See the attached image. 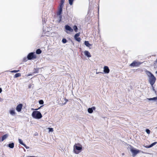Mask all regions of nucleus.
Returning a JSON list of instances; mask_svg holds the SVG:
<instances>
[{"label":"nucleus","instance_id":"1","mask_svg":"<svg viewBox=\"0 0 157 157\" xmlns=\"http://www.w3.org/2000/svg\"><path fill=\"white\" fill-rule=\"evenodd\" d=\"M145 72L147 76L148 82L152 86L156 80V78L154 75L149 71L146 70L145 71Z\"/></svg>","mask_w":157,"mask_h":157},{"label":"nucleus","instance_id":"2","mask_svg":"<svg viewBox=\"0 0 157 157\" xmlns=\"http://www.w3.org/2000/svg\"><path fill=\"white\" fill-rule=\"evenodd\" d=\"M82 149V146L80 144H75L73 147V151L76 154H78L81 152Z\"/></svg>","mask_w":157,"mask_h":157},{"label":"nucleus","instance_id":"3","mask_svg":"<svg viewBox=\"0 0 157 157\" xmlns=\"http://www.w3.org/2000/svg\"><path fill=\"white\" fill-rule=\"evenodd\" d=\"M32 117L36 119H40L41 118L42 116L40 112L37 111H34L32 114Z\"/></svg>","mask_w":157,"mask_h":157},{"label":"nucleus","instance_id":"4","mask_svg":"<svg viewBox=\"0 0 157 157\" xmlns=\"http://www.w3.org/2000/svg\"><path fill=\"white\" fill-rule=\"evenodd\" d=\"M130 151L132 154V156H134L137 154L139 153L140 151L137 149L133 147H131L130 148Z\"/></svg>","mask_w":157,"mask_h":157},{"label":"nucleus","instance_id":"5","mask_svg":"<svg viewBox=\"0 0 157 157\" xmlns=\"http://www.w3.org/2000/svg\"><path fill=\"white\" fill-rule=\"evenodd\" d=\"M141 63L134 61L132 63H131L130 65V66L133 67L138 66L140 65Z\"/></svg>","mask_w":157,"mask_h":157},{"label":"nucleus","instance_id":"6","mask_svg":"<svg viewBox=\"0 0 157 157\" xmlns=\"http://www.w3.org/2000/svg\"><path fill=\"white\" fill-rule=\"evenodd\" d=\"M9 112L11 115L13 116H15L16 114L15 109L13 108L10 109Z\"/></svg>","mask_w":157,"mask_h":157},{"label":"nucleus","instance_id":"7","mask_svg":"<svg viewBox=\"0 0 157 157\" xmlns=\"http://www.w3.org/2000/svg\"><path fill=\"white\" fill-rule=\"evenodd\" d=\"M104 72L106 74H108L109 73L110 70L108 66H105L103 67Z\"/></svg>","mask_w":157,"mask_h":157},{"label":"nucleus","instance_id":"8","mask_svg":"<svg viewBox=\"0 0 157 157\" xmlns=\"http://www.w3.org/2000/svg\"><path fill=\"white\" fill-rule=\"evenodd\" d=\"M22 107V105L21 104H20L18 105L16 108L17 111L18 112H20L21 111Z\"/></svg>","mask_w":157,"mask_h":157},{"label":"nucleus","instance_id":"9","mask_svg":"<svg viewBox=\"0 0 157 157\" xmlns=\"http://www.w3.org/2000/svg\"><path fill=\"white\" fill-rule=\"evenodd\" d=\"M65 29L67 31H69L70 32H72L73 31V29H72L70 26L67 25L65 26Z\"/></svg>","mask_w":157,"mask_h":157},{"label":"nucleus","instance_id":"10","mask_svg":"<svg viewBox=\"0 0 157 157\" xmlns=\"http://www.w3.org/2000/svg\"><path fill=\"white\" fill-rule=\"evenodd\" d=\"M8 136V134H6L4 135L2 137V139L0 138V142L1 141H3L4 140L6 139Z\"/></svg>","mask_w":157,"mask_h":157},{"label":"nucleus","instance_id":"11","mask_svg":"<svg viewBox=\"0 0 157 157\" xmlns=\"http://www.w3.org/2000/svg\"><path fill=\"white\" fill-rule=\"evenodd\" d=\"M28 58L29 59H31L34 58V55L33 53H30L28 56Z\"/></svg>","mask_w":157,"mask_h":157},{"label":"nucleus","instance_id":"12","mask_svg":"<svg viewBox=\"0 0 157 157\" xmlns=\"http://www.w3.org/2000/svg\"><path fill=\"white\" fill-rule=\"evenodd\" d=\"M84 54L85 55L88 57H90L91 56L90 53L87 51H85L84 52Z\"/></svg>","mask_w":157,"mask_h":157},{"label":"nucleus","instance_id":"13","mask_svg":"<svg viewBox=\"0 0 157 157\" xmlns=\"http://www.w3.org/2000/svg\"><path fill=\"white\" fill-rule=\"evenodd\" d=\"M18 141H19V143L23 145L24 146H25V147H26L27 148V147H26V145L25 144H24L23 143V141H22V140L21 139H18Z\"/></svg>","mask_w":157,"mask_h":157},{"label":"nucleus","instance_id":"14","mask_svg":"<svg viewBox=\"0 0 157 157\" xmlns=\"http://www.w3.org/2000/svg\"><path fill=\"white\" fill-rule=\"evenodd\" d=\"M85 45L88 47H90L91 46V44H90L88 41H85L84 42Z\"/></svg>","mask_w":157,"mask_h":157},{"label":"nucleus","instance_id":"15","mask_svg":"<svg viewBox=\"0 0 157 157\" xmlns=\"http://www.w3.org/2000/svg\"><path fill=\"white\" fill-rule=\"evenodd\" d=\"M147 99L149 101H156L157 100V97H154L152 98H148Z\"/></svg>","mask_w":157,"mask_h":157},{"label":"nucleus","instance_id":"16","mask_svg":"<svg viewBox=\"0 0 157 157\" xmlns=\"http://www.w3.org/2000/svg\"><path fill=\"white\" fill-rule=\"evenodd\" d=\"M62 7H61V6H60V7L59 9V11L58 13V15H61L62 13Z\"/></svg>","mask_w":157,"mask_h":157},{"label":"nucleus","instance_id":"17","mask_svg":"<svg viewBox=\"0 0 157 157\" xmlns=\"http://www.w3.org/2000/svg\"><path fill=\"white\" fill-rule=\"evenodd\" d=\"M9 147L10 148H13L14 147V143H12L11 144H9L8 145Z\"/></svg>","mask_w":157,"mask_h":157},{"label":"nucleus","instance_id":"18","mask_svg":"<svg viewBox=\"0 0 157 157\" xmlns=\"http://www.w3.org/2000/svg\"><path fill=\"white\" fill-rule=\"evenodd\" d=\"M88 112L90 113H91L93 112V109L92 108H89L88 109Z\"/></svg>","mask_w":157,"mask_h":157},{"label":"nucleus","instance_id":"19","mask_svg":"<svg viewBox=\"0 0 157 157\" xmlns=\"http://www.w3.org/2000/svg\"><path fill=\"white\" fill-rule=\"evenodd\" d=\"M156 143H157V142H154V143H152L151 145H150L148 147H147V148L151 147H152V146H154V145H155Z\"/></svg>","mask_w":157,"mask_h":157},{"label":"nucleus","instance_id":"20","mask_svg":"<svg viewBox=\"0 0 157 157\" xmlns=\"http://www.w3.org/2000/svg\"><path fill=\"white\" fill-rule=\"evenodd\" d=\"M73 29L74 30L75 32H77V29H78V28L77 26L76 25H75L73 27Z\"/></svg>","mask_w":157,"mask_h":157},{"label":"nucleus","instance_id":"21","mask_svg":"<svg viewBox=\"0 0 157 157\" xmlns=\"http://www.w3.org/2000/svg\"><path fill=\"white\" fill-rule=\"evenodd\" d=\"M36 52L37 54H40L41 52V51L40 49H38L36 50Z\"/></svg>","mask_w":157,"mask_h":157},{"label":"nucleus","instance_id":"22","mask_svg":"<svg viewBox=\"0 0 157 157\" xmlns=\"http://www.w3.org/2000/svg\"><path fill=\"white\" fill-rule=\"evenodd\" d=\"M74 38L75 40L78 42H80L81 40V38L78 37H77L76 38L74 37Z\"/></svg>","mask_w":157,"mask_h":157},{"label":"nucleus","instance_id":"23","mask_svg":"<svg viewBox=\"0 0 157 157\" xmlns=\"http://www.w3.org/2000/svg\"><path fill=\"white\" fill-rule=\"evenodd\" d=\"M21 75V74L20 73H18L16 74L15 75L14 77L15 78H17V77H18L20 76Z\"/></svg>","mask_w":157,"mask_h":157},{"label":"nucleus","instance_id":"24","mask_svg":"<svg viewBox=\"0 0 157 157\" xmlns=\"http://www.w3.org/2000/svg\"><path fill=\"white\" fill-rule=\"evenodd\" d=\"M62 41L63 43H65L67 42V40L65 38H63L62 40Z\"/></svg>","mask_w":157,"mask_h":157},{"label":"nucleus","instance_id":"25","mask_svg":"<svg viewBox=\"0 0 157 157\" xmlns=\"http://www.w3.org/2000/svg\"><path fill=\"white\" fill-rule=\"evenodd\" d=\"M145 131L148 134H149L150 133V131L149 129H146Z\"/></svg>","mask_w":157,"mask_h":157},{"label":"nucleus","instance_id":"26","mask_svg":"<svg viewBox=\"0 0 157 157\" xmlns=\"http://www.w3.org/2000/svg\"><path fill=\"white\" fill-rule=\"evenodd\" d=\"M48 129L49 130V132H53V128H48Z\"/></svg>","mask_w":157,"mask_h":157},{"label":"nucleus","instance_id":"27","mask_svg":"<svg viewBox=\"0 0 157 157\" xmlns=\"http://www.w3.org/2000/svg\"><path fill=\"white\" fill-rule=\"evenodd\" d=\"M80 33H77L75 34L74 36V37H78L80 35Z\"/></svg>","mask_w":157,"mask_h":157},{"label":"nucleus","instance_id":"28","mask_svg":"<svg viewBox=\"0 0 157 157\" xmlns=\"http://www.w3.org/2000/svg\"><path fill=\"white\" fill-rule=\"evenodd\" d=\"M39 103L40 104H43L44 103V101L42 100H40L39 101Z\"/></svg>","mask_w":157,"mask_h":157},{"label":"nucleus","instance_id":"29","mask_svg":"<svg viewBox=\"0 0 157 157\" xmlns=\"http://www.w3.org/2000/svg\"><path fill=\"white\" fill-rule=\"evenodd\" d=\"M19 70H14V71H11V72H15V73H16V72H19Z\"/></svg>","mask_w":157,"mask_h":157},{"label":"nucleus","instance_id":"30","mask_svg":"<svg viewBox=\"0 0 157 157\" xmlns=\"http://www.w3.org/2000/svg\"><path fill=\"white\" fill-rule=\"evenodd\" d=\"M59 15V21H60L61 19L62 16L61 15Z\"/></svg>","mask_w":157,"mask_h":157},{"label":"nucleus","instance_id":"31","mask_svg":"<svg viewBox=\"0 0 157 157\" xmlns=\"http://www.w3.org/2000/svg\"><path fill=\"white\" fill-rule=\"evenodd\" d=\"M64 0H62L61 3V4L60 5V6H61V7H62V6L63 5V4L64 2Z\"/></svg>","mask_w":157,"mask_h":157},{"label":"nucleus","instance_id":"32","mask_svg":"<svg viewBox=\"0 0 157 157\" xmlns=\"http://www.w3.org/2000/svg\"><path fill=\"white\" fill-rule=\"evenodd\" d=\"M65 101L66 102H65L64 103V104H66V103L68 101V100L67 99H65Z\"/></svg>","mask_w":157,"mask_h":157},{"label":"nucleus","instance_id":"33","mask_svg":"<svg viewBox=\"0 0 157 157\" xmlns=\"http://www.w3.org/2000/svg\"><path fill=\"white\" fill-rule=\"evenodd\" d=\"M91 108H92V109H93V110H94L95 109V108L94 107H93Z\"/></svg>","mask_w":157,"mask_h":157},{"label":"nucleus","instance_id":"34","mask_svg":"<svg viewBox=\"0 0 157 157\" xmlns=\"http://www.w3.org/2000/svg\"><path fill=\"white\" fill-rule=\"evenodd\" d=\"M38 109H34L33 108H32V110H37Z\"/></svg>","mask_w":157,"mask_h":157},{"label":"nucleus","instance_id":"35","mask_svg":"<svg viewBox=\"0 0 157 157\" xmlns=\"http://www.w3.org/2000/svg\"><path fill=\"white\" fill-rule=\"evenodd\" d=\"M2 91V90L1 88H0V93H1Z\"/></svg>","mask_w":157,"mask_h":157},{"label":"nucleus","instance_id":"36","mask_svg":"<svg viewBox=\"0 0 157 157\" xmlns=\"http://www.w3.org/2000/svg\"><path fill=\"white\" fill-rule=\"evenodd\" d=\"M101 73V72H96V73L97 74H99V73Z\"/></svg>","mask_w":157,"mask_h":157},{"label":"nucleus","instance_id":"37","mask_svg":"<svg viewBox=\"0 0 157 157\" xmlns=\"http://www.w3.org/2000/svg\"><path fill=\"white\" fill-rule=\"evenodd\" d=\"M155 74H157V71L155 72Z\"/></svg>","mask_w":157,"mask_h":157},{"label":"nucleus","instance_id":"38","mask_svg":"<svg viewBox=\"0 0 157 157\" xmlns=\"http://www.w3.org/2000/svg\"><path fill=\"white\" fill-rule=\"evenodd\" d=\"M156 62L157 63V59L156 60Z\"/></svg>","mask_w":157,"mask_h":157},{"label":"nucleus","instance_id":"39","mask_svg":"<svg viewBox=\"0 0 157 157\" xmlns=\"http://www.w3.org/2000/svg\"><path fill=\"white\" fill-rule=\"evenodd\" d=\"M66 32L67 33H68V32L67 31H66Z\"/></svg>","mask_w":157,"mask_h":157},{"label":"nucleus","instance_id":"40","mask_svg":"<svg viewBox=\"0 0 157 157\" xmlns=\"http://www.w3.org/2000/svg\"><path fill=\"white\" fill-rule=\"evenodd\" d=\"M156 128V129H157V127H156V128Z\"/></svg>","mask_w":157,"mask_h":157},{"label":"nucleus","instance_id":"41","mask_svg":"<svg viewBox=\"0 0 157 157\" xmlns=\"http://www.w3.org/2000/svg\"><path fill=\"white\" fill-rule=\"evenodd\" d=\"M28 75V76H29V75Z\"/></svg>","mask_w":157,"mask_h":157}]
</instances>
